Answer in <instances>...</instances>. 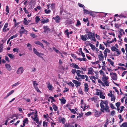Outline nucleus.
I'll return each instance as SVG.
<instances>
[{
  "instance_id": "nucleus-53",
  "label": "nucleus",
  "mask_w": 127,
  "mask_h": 127,
  "mask_svg": "<svg viewBox=\"0 0 127 127\" xmlns=\"http://www.w3.org/2000/svg\"><path fill=\"white\" fill-rule=\"evenodd\" d=\"M99 48L100 49L102 50H104V47L101 44H100L99 45Z\"/></svg>"
},
{
  "instance_id": "nucleus-38",
  "label": "nucleus",
  "mask_w": 127,
  "mask_h": 127,
  "mask_svg": "<svg viewBox=\"0 0 127 127\" xmlns=\"http://www.w3.org/2000/svg\"><path fill=\"white\" fill-rule=\"evenodd\" d=\"M81 38L82 40L83 41H86L87 39V38L83 35H82Z\"/></svg>"
},
{
  "instance_id": "nucleus-31",
  "label": "nucleus",
  "mask_w": 127,
  "mask_h": 127,
  "mask_svg": "<svg viewBox=\"0 0 127 127\" xmlns=\"http://www.w3.org/2000/svg\"><path fill=\"white\" fill-rule=\"evenodd\" d=\"M84 13L86 14H90V12L88 10L86 9L85 8L84 9Z\"/></svg>"
},
{
  "instance_id": "nucleus-24",
  "label": "nucleus",
  "mask_w": 127,
  "mask_h": 127,
  "mask_svg": "<svg viewBox=\"0 0 127 127\" xmlns=\"http://www.w3.org/2000/svg\"><path fill=\"white\" fill-rule=\"evenodd\" d=\"M24 21H23L24 24L26 25H28L29 24V22L28 21L27 19L26 18H24Z\"/></svg>"
},
{
  "instance_id": "nucleus-51",
  "label": "nucleus",
  "mask_w": 127,
  "mask_h": 127,
  "mask_svg": "<svg viewBox=\"0 0 127 127\" xmlns=\"http://www.w3.org/2000/svg\"><path fill=\"white\" fill-rule=\"evenodd\" d=\"M30 35L32 37L34 38H36L37 36L34 33H31Z\"/></svg>"
},
{
  "instance_id": "nucleus-25",
  "label": "nucleus",
  "mask_w": 127,
  "mask_h": 127,
  "mask_svg": "<svg viewBox=\"0 0 127 127\" xmlns=\"http://www.w3.org/2000/svg\"><path fill=\"white\" fill-rule=\"evenodd\" d=\"M20 32L23 33H24L26 34H27L28 32V31L25 29L23 30Z\"/></svg>"
},
{
  "instance_id": "nucleus-20",
  "label": "nucleus",
  "mask_w": 127,
  "mask_h": 127,
  "mask_svg": "<svg viewBox=\"0 0 127 127\" xmlns=\"http://www.w3.org/2000/svg\"><path fill=\"white\" fill-rule=\"evenodd\" d=\"M81 72H83L82 71H81L80 70H76V74L79 77H80L81 76V75L80 73H81Z\"/></svg>"
},
{
  "instance_id": "nucleus-64",
  "label": "nucleus",
  "mask_w": 127,
  "mask_h": 127,
  "mask_svg": "<svg viewBox=\"0 0 127 127\" xmlns=\"http://www.w3.org/2000/svg\"><path fill=\"white\" fill-rule=\"evenodd\" d=\"M127 71H124L122 73V77H123L125 75V74H126L127 73Z\"/></svg>"
},
{
  "instance_id": "nucleus-29",
  "label": "nucleus",
  "mask_w": 127,
  "mask_h": 127,
  "mask_svg": "<svg viewBox=\"0 0 127 127\" xmlns=\"http://www.w3.org/2000/svg\"><path fill=\"white\" fill-rule=\"evenodd\" d=\"M68 109L71 112L73 113L74 114H75L76 113V111L74 109H71L70 107H68Z\"/></svg>"
},
{
  "instance_id": "nucleus-39",
  "label": "nucleus",
  "mask_w": 127,
  "mask_h": 127,
  "mask_svg": "<svg viewBox=\"0 0 127 127\" xmlns=\"http://www.w3.org/2000/svg\"><path fill=\"white\" fill-rule=\"evenodd\" d=\"M53 50L57 53H59L60 52V51L56 49V48L55 47H53Z\"/></svg>"
},
{
  "instance_id": "nucleus-54",
  "label": "nucleus",
  "mask_w": 127,
  "mask_h": 127,
  "mask_svg": "<svg viewBox=\"0 0 127 127\" xmlns=\"http://www.w3.org/2000/svg\"><path fill=\"white\" fill-rule=\"evenodd\" d=\"M92 114V112H91L89 111L85 114L86 115L88 116L91 115Z\"/></svg>"
},
{
  "instance_id": "nucleus-7",
  "label": "nucleus",
  "mask_w": 127,
  "mask_h": 127,
  "mask_svg": "<svg viewBox=\"0 0 127 127\" xmlns=\"http://www.w3.org/2000/svg\"><path fill=\"white\" fill-rule=\"evenodd\" d=\"M72 82L74 84H75V85L76 87H77L78 86H80L81 84V83L75 80H73Z\"/></svg>"
},
{
  "instance_id": "nucleus-48",
  "label": "nucleus",
  "mask_w": 127,
  "mask_h": 127,
  "mask_svg": "<svg viewBox=\"0 0 127 127\" xmlns=\"http://www.w3.org/2000/svg\"><path fill=\"white\" fill-rule=\"evenodd\" d=\"M121 125L124 127H127V122H125L123 123Z\"/></svg>"
},
{
  "instance_id": "nucleus-5",
  "label": "nucleus",
  "mask_w": 127,
  "mask_h": 127,
  "mask_svg": "<svg viewBox=\"0 0 127 127\" xmlns=\"http://www.w3.org/2000/svg\"><path fill=\"white\" fill-rule=\"evenodd\" d=\"M52 18L55 20V22L57 23H59L61 20V18L58 15H57L55 17H53Z\"/></svg>"
},
{
  "instance_id": "nucleus-60",
  "label": "nucleus",
  "mask_w": 127,
  "mask_h": 127,
  "mask_svg": "<svg viewBox=\"0 0 127 127\" xmlns=\"http://www.w3.org/2000/svg\"><path fill=\"white\" fill-rule=\"evenodd\" d=\"M34 113V112H30V113L28 114V117H30L31 115H32Z\"/></svg>"
},
{
  "instance_id": "nucleus-55",
  "label": "nucleus",
  "mask_w": 127,
  "mask_h": 127,
  "mask_svg": "<svg viewBox=\"0 0 127 127\" xmlns=\"http://www.w3.org/2000/svg\"><path fill=\"white\" fill-rule=\"evenodd\" d=\"M65 119L64 118H63L61 119V121L62 123L63 124H64L65 123Z\"/></svg>"
},
{
  "instance_id": "nucleus-62",
  "label": "nucleus",
  "mask_w": 127,
  "mask_h": 127,
  "mask_svg": "<svg viewBox=\"0 0 127 127\" xmlns=\"http://www.w3.org/2000/svg\"><path fill=\"white\" fill-rule=\"evenodd\" d=\"M49 98L52 100L53 101L55 102L56 101V100L54 99V97L53 96H50L49 97Z\"/></svg>"
},
{
  "instance_id": "nucleus-33",
  "label": "nucleus",
  "mask_w": 127,
  "mask_h": 127,
  "mask_svg": "<svg viewBox=\"0 0 127 127\" xmlns=\"http://www.w3.org/2000/svg\"><path fill=\"white\" fill-rule=\"evenodd\" d=\"M28 47H30L28 48L30 50H32V45L29 43H28L27 45V46Z\"/></svg>"
},
{
  "instance_id": "nucleus-63",
  "label": "nucleus",
  "mask_w": 127,
  "mask_h": 127,
  "mask_svg": "<svg viewBox=\"0 0 127 127\" xmlns=\"http://www.w3.org/2000/svg\"><path fill=\"white\" fill-rule=\"evenodd\" d=\"M104 84L106 86H108L109 85V83L107 81L104 82Z\"/></svg>"
},
{
  "instance_id": "nucleus-57",
  "label": "nucleus",
  "mask_w": 127,
  "mask_h": 127,
  "mask_svg": "<svg viewBox=\"0 0 127 127\" xmlns=\"http://www.w3.org/2000/svg\"><path fill=\"white\" fill-rule=\"evenodd\" d=\"M110 107L113 109H116V108L113 105L112 103H110Z\"/></svg>"
},
{
  "instance_id": "nucleus-12",
  "label": "nucleus",
  "mask_w": 127,
  "mask_h": 127,
  "mask_svg": "<svg viewBox=\"0 0 127 127\" xmlns=\"http://www.w3.org/2000/svg\"><path fill=\"white\" fill-rule=\"evenodd\" d=\"M108 79V76H106L105 75H103V76L102 77L101 80L104 82L107 81Z\"/></svg>"
},
{
  "instance_id": "nucleus-47",
  "label": "nucleus",
  "mask_w": 127,
  "mask_h": 127,
  "mask_svg": "<svg viewBox=\"0 0 127 127\" xmlns=\"http://www.w3.org/2000/svg\"><path fill=\"white\" fill-rule=\"evenodd\" d=\"M19 48L18 47H16L13 49V51L14 52H18L19 50Z\"/></svg>"
},
{
  "instance_id": "nucleus-11",
  "label": "nucleus",
  "mask_w": 127,
  "mask_h": 127,
  "mask_svg": "<svg viewBox=\"0 0 127 127\" xmlns=\"http://www.w3.org/2000/svg\"><path fill=\"white\" fill-rule=\"evenodd\" d=\"M34 43L38 45L41 46L42 48L44 49V47L43 44L40 41H35L34 42Z\"/></svg>"
},
{
  "instance_id": "nucleus-9",
  "label": "nucleus",
  "mask_w": 127,
  "mask_h": 127,
  "mask_svg": "<svg viewBox=\"0 0 127 127\" xmlns=\"http://www.w3.org/2000/svg\"><path fill=\"white\" fill-rule=\"evenodd\" d=\"M113 75H112L111 77L114 80H116L117 79V76L116 73H112Z\"/></svg>"
},
{
  "instance_id": "nucleus-2",
  "label": "nucleus",
  "mask_w": 127,
  "mask_h": 127,
  "mask_svg": "<svg viewBox=\"0 0 127 127\" xmlns=\"http://www.w3.org/2000/svg\"><path fill=\"white\" fill-rule=\"evenodd\" d=\"M93 111L95 112V116L96 117H99L102 114L101 111H97V110L95 109L93 110Z\"/></svg>"
},
{
  "instance_id": "nucleus-18",
  "label": "nucleus",
  "mask_w": 127,
  "mask_h": 127,
  "mask_svg": "<svg viewBox=\"0 0 127 127\" xmlns=\"http://www.w3.org/2000/svg\"><path fill=\"white\" fill-rule=\"evenodd\" d=\"M5 66L6 68L8 70H11V68L10 64H6L5 65Z\"/></svg>"
},
{
  "instance_id": "nucleus-36",
  "label": "nucleus",
  "mask_w": 127,
  "mask_h": 127,
  "mask_svg": "<svg viewBox=\"0 0 127 127\" xmlns=\"http://www.w3.org/2000/svg\"><path fill=\"white\" fill-rule=\"evenodd\" d=\"M89 45L91 47L92 49L93 50H94L95 49V46L94 45H93L91 43H89Z\"/></svg>"
},
{
  "instance_id": "nucleus-10",
  "label": "nucleus",
  "mask_w": 127,
  "mask_h": 127,
  "mask_svg": "<svg viewBox=\"0 0 127 127\" xmlns=\"http://www.w3.org/2000/svg\"><path fill=\"white\" fill-rule=\"evenodd\" d=\"M100 106L101 108L100 109V110L103 113L104 112V105L102 104V102H101L100 104Z\"/></svg>"
},
{
  "instance_id": "nucleus-34",
  "label": "nucleus",
  "mask_w": 127,
  "mask_h": 127,
  "mask_svg": "<svg viewBox=\"0 0 127 127\" xmlns=\"http://www.w3.org/2000/svg\"><path fill=\"white\" fill-rule=\"evenodd\" d=\"M99 95H100V96H99L100 97V98L103 99L105 98V96L104 95H102V92H100V94H99Z\"/></svg>"
},
{
  "instance_id": "nucleus-19",
  "label": "nucleus",
  "mask_w": 127,
  "mask_h": 127,
  "mask_svg": "<svg viewBox=\"0 0 127 127\" xmlns=\"http://www.w3.org/2000/svg\"><path fill=\"white\" fill-rule=\"evenodd\" d=\"M64 98V97H63L62 98H60L59 99L60 100L61 103L64 104L65 103L66 100Z\"/></svg>"
},
{
  "instance_id": "nucleus-41",
  "label": "nucleus",
  "mask_w": 127,
  "mask_h": 127,
  "mask_svg": "<svg viewBox=\"0 0 127 127\" xmlns=\"http://www.w3.org/2000/svg\"><path fill=\"white\" fill-rule=\"evenodd\" d=\"M98 58L99 59V61H102L104 60V56H100L98 57Z\"/></svg>"
},
{
  "instance_id": "nucleus-50",
  "label": "nucleus",
  "mask_w": 127,
  "mask_h": 127,
  "mask_svg": "<svg viewBox=\"0 0 127 127\" xmlns=\"http://www.w3.org/2000/svg\"><path fill=\"white\" fill-rule=\"evenodd\" d=\"M120 105V102H118L116 103V105L117 108H119Z\"/></svg>"
},
{
  "instance_id": "nucleus-52",
  "label": "nucleus",
  "mask_w": 127,
  "mask_h": 127,
  "mask_svg": "<svg viewBox=\"0 0 127 127\" xmlns=\"http://www.w3.org/2000/svg\"><path fill=\"white\" fill-rule=\"evenodd\" d=\"M81 24V23L80 22L79 20H77V23L76 25V26H78L79 25Z\"/></svg>"
},
{
  "instance_id": "nucleus-26",
  "label": "nucleus",
  "mask_w": 127,
  "mask_h": 127,
  "mask_svg": "<svg viewBox=\"0 0 127 127\" xmlns=\"http://www.w3.org/2000/svg\"><path fill=\"white\" fill-rule=\"evenodd\" d=\"M72 64H73V66H72V67L75 68H77L78 69H80V67L78 66V65L76 64H74V63H72Z\"/></svg>"
},
{
  "instance_id": "nucleus-8",
  "label": "nucleus",
  "mask_w": 127,
  "mask_h": 127,
  "mask_svg": "<svg viewBox=\"0 0 127 127\" xmlns=\"http://www.w3.org/2000/svg\"><path fill=\"white\" fill-rule=\"evenodd\" d=\"M88 71L87 74H91L93 75L94 74L93 72L94 71V70L92 68L90 67L88 68Z\"/></svg>"
},
{
  "instance_id": "nucleus-40",
  "label": "nucleus",
  "mask_w": 127,
  "mask_h": 127,
  "mask_svg": "<svg viewBox=\"0 0 127 127\" xmlns=\"http://www.w3.org/2000/svg\"><path fill=\"white\" fill-rule=\"evenodd\" d=\"M55 3H52L51 4V6L50 7L52 9H55Z\"/></svg>"
},
{
  "instance_id": "nucleus-17",
  "label": "nucleus",
  "mask_w": 127,
  "mask_h": 127,
  "mask_svg": "<svg viewBox=\"0 0 127 127\" xmlns=\"http://www.w3.org/2000/svg\"><path fill=\"white\" fill-rule=\"evenodd\" d=\"M52 105L54 110L55 111H57L58 109V107L54 103H52Z\"/></svg>"
},
{
  "instance_id": "nucleus-45",
  "label": "nucleus",
  "mask_w": 127,
  "mask_h": 127,
  "mask_svg": "<svg viewBox=\"0 0 127 127\" xmlns=\"http://www.w3.org/2000/svg\"><path fill=\"white\" fill-rule=\"evenodd\" d=\"M89 77L90 78V79L92 80H93V79H94V80H95L96 79H97V78H96V77H95L94 76H90Z\"/></svg>"
},
{
  "instance_id": "nucleus-14",
  "label": "nucleus",
  "mask_w": 127,
  "mask_h": 127,
  "mask_svg": "<svg viewBox=\"0 0 127 127\" xmlns=\"http://www.w3.org/2000/svg\"><path fill=\"white\" fill-rule=\"evenodd\" d=\"M84 90L85 92H88L89 90L88 88L89 86L87 83H85L84 84Z\"/></svg>"
},
{
  "instance_id": "nucleus-49",
  "label": "nucleus",
  "mask_w": 127,
  "mask_h": 127,
  "mask_svg": "<svg viewBox=\"0 0 127 127\" xmlns=\"http://www.w3.org/2000/svg\"><path fill=\"white\" fill-rule=\"evenodd\" d=\"M65 127H71L72 125H71L69 123H66L65 125Z\"/></svg>"
},
{
  "instance_id": "nucleus-3",
  "label": "nucleus",
  "mask_w": 127,
  "mask_h": 127,
  "mask_svg": "<svg viewBox=\"0 0 127 127\" xmlns=\"http://www.w3.org/2000/svg\"><path fill=\"white\" fill-rule=\"evenodd\" d=\"M43 28L44 29V32H49L50 33L53 32V30L51 31L49 29L47 26H44L43 27Z\"/></svg>"
},
{
  "instance_id": "nucleus-22",
  "label": "nucleus",
  "mask_w": 127,
  "mask_h": 127,
  "mask_svg": "<svg viewBox=\"0 0 127 127\" xmlns=\"http://www.w3.org/2000/svg\"><path fill=\"white\" fill-rule=\"evenodd\" d=\"M49 21V20L48 19L45 20L44 19H42L41 21V23L43 24L45 23H47Z\"/></svg>"
},
{
  "instance_id": "nucleus-23",
  "label": "nucleus",
  "mask_w": 127,
  "mask_h": 127,
  "mask_svg": "<svg viewBox=\"0 0 127 127\" xmlns=\"http://www.w3.org/2000/svg\"><path fill=\"white\" fill-rule=\"evenodd\" d=\"M97 79L98 80V82L99 83L101 84L102 86H105L104 84L101 81L100 79H99L98 78H97Z\"/></svg>"
},
{
  "instance_id": "nucleus-13",
  "label": "nucleus",
  "mask_w": 127,
  "mask_h": 127,
  "mask_svg": "<svg viewBox=\"0 0 127 127\" xmlns=\"http://www.w3.org/2000/svg\"><path fill=\"white\" fill-rule=\"evenodd\" d=\"M47 87L49 90H52L53 89V86L50 83L48 82L47 84Z\"/></svg>"
},
{
  "instance_id": "nucleus-21",
  "label": "nucleus",
  "mask_w": 127,
  "mask_h": 127,
  "mask_svg": "<svg viewBox=\"0 0 127 127\" xmlns=\"http://www.w3.org/2000/svg\"><path fill=\"white\" fill-rule=\"evenodd\" d=\"M77 59L78 60L80 61H86L87 59L85 58H79Z\"/></svg>"
},
{
  "instance_id": "nucleus-30",
  "label": "nucleus",
  "mask_w": 127,
  "mask_h": 127,
  "mask_svg": "<svg viewBox=\"0 0 127 127\" xmlns=\"http://www.w3.org/2000/svg\"><path fill=\"white\" fill-rule=\"evenodd\" d=\"M5 11L7 12L6 13V15H7L9 13V7L7 5L6 6Z\"/></svg>"
},
{
  "instance_id": "nucleus-43",
  "label": "nucleus",
  "mask_w": 127,
  "mask_h": 127,
  "mask_svg": "<svg viewBox=\"0 0 127 127\" xmlns=\"http://www.w3.org/2000/svg\"><path fill=\"white\" fill-rule=\"evenodd\" d=\"M8 56L11 59H13L14 58L13 55L12 54L8 53L7 54Z\"/></svg>"
},
{
  "instance_id": "nucleus-46",
  "label": "nucleus",
  "mask_w": 127,
  "mask_h": 127,
  "mask_svg": "<svg viewBox=\"0 0 127 127\" xmlns=\"http://www.w3.org/2000/svg\"><path fill=\"white\" fill-rule=\"evenodd\" d=\"M45 13L46 14H49L51 12V10H47V9H45L44 10Z\"/></svg>"
},
{
  "instance_id": "nucleus-4",
  "label": "nucleus",
  "mask_w": 127,
  "mask_h": 127,
  "mask_svg": "<svg viewBox=\"0 0 127 127\" xmlns=\"http://www.w3.org/2000/svg\"><path fill=\"white\" fill-rule=\"evenodd\" d=\"M24 70L22 66L19 67L16 73L18 74H21L23 72Z\"/></svg>"
},
{
  "instance_id": "nucleus-56",
  "label": "nucleus",
  "mask_w": 127,
  "mask_h": 127,
  "mask_svg": "<svg viewBox=\"0 0 127 127\" xmlns=\"http://www.w3.org/2000/svg\"><path fill=\"white\" fill-rule=\"evenodd\" d=\"M119 17L120 18H127V17L126 16L124 15L123 14H121L119 16Z\"/></svg>"
},
{
  "instance_id": "nucleus-16",
  "label": "nucleus",
  "mask_w": 127,
  "mask_h": 127,
  "mask_svg": "<svg viewBox=\"0 0 127 127\" xmlns=\"http://www.w3.org/2000/svg\"><path fill=\"white\" fill-rule=\"evenodd\" d=\"M108 104H105V107L104 108V109L105 111L106 112H109L110 111L109 110V106L108 105Z\"/></svg>"
},
{
  "instance_id": "nucleus-32",
  "label": "nucleus",
  "mask_w": 127,
  "mask_h": 127,
  "mask_svg": "<svg viewBox=\"0 0 127 127\" xmlns=\"http://www.w3.org/2000/svg\"><path fill=\"white\" fill-rule=\"evenodd\" d=\"M18 33H16L15 34V35H13V36H11L10 37V38L11 39H12L14 38L17 37L18 36Z\"/></svg>"
},
{
  "instance_id": "nucleus-28",
  "label": "nucleus",
  "mask_w": 127,
  "mask_h": 127,
  "mask_svg": "<svg viewBox=\"0 0 127 127\" xmlns=\"http://www.w3.org/2000/svg\"><path fill=\"white\" fill-rule=\"evenodd\" d=\"M35 22L36 23H38L39 21L40 20V19L38 16H36L35 18Z\"/></svg>"
},
{
  "instance_id": "nucleus-35",
  "label": "nucleus",
  "mask_w": 127,
  "mask_h": 127,
  "mask_svg": "<svg viewBox=\"0 0 127 127\" xmlns=\"http://www.w3.org/2000/svg\"><path fill=\"white\" fill-rule=\"evenodd\" d=\"M36 81H33V84L34 88H35L36 87H37V86L38 85V84L37 83H36Z\"/></svg>"
},
{
  "instance_id": "nucleus-27",
  "label": "nucleus",
  "mask_w": 127,
  "mask_h": 127,
  "mask_svg": "<svg viewBox=\"0 0 127 127\" xmlns=\"http://www.w3.org/2000/svg\"><path fill=\"white\" fill-rule=\"evenodd\" d=\"M112 95L111 96V101H114V102L116 99L115 96L114 95Z\"/></svg>"
},
{
  "instance_id": "nucleus-37",
  "label": "nucleus",
  "mask_w": 127,
  "mask_h": 127,
  "mask_svg": "<svg viewBox=\"0 0 127 127\" xmlns=\"http://www.w3.org/2000/svg\"><path fill=\"white\" fill-rule=\"evenodd\" d=\"M21 83L20 81H18L16 83H15L12 85V86L13 87H15L16 86H17Z\"/></svg>"
},
{
  "instance_id": "nucleus-58",
  "label": "nucleus",
  "mask_w": 127,
  "mask_h": 127,
  "mask_svg": "<svg viewBox=\"0 0 127 127\" xmlns=\"http://www.w3.org/2000/svg\"><path fill=\"white\" fill-rule=\"evenodd\" d=\"M33 120L35 121L36 123H38L39 120L37 118H36L35 119H34V118H33Z\"/></svg>"
},
{
  "instance_id": "nucleus-44",
  "label": "nucleus",
  "mask_w": 127,
  "mask_h": 127,
  "mask_svg": "<svg viewBox=\"0 0 127 127\" xmlns=\"http://www.w3.org/2000/svg\"><path fill=\"white\" fill-rule=\"evenodd\" d=\"M117 49V48H116L115 47L113 46H112L111 47V49L113 51H116Z\"/></svg>"
},
{
  "instance_id": "nucleus-42",
  "label": "nucleus",
  "mask_w": 127,
  "mask_h": 127,
  "mask_svg": "<svg viewBox=\"0 0 127 127\" xmlns=\"http://www.w3.org/2000/svg\"><path fill=\"white\" fill-rule=\"evenodd\" d=\"M78 4L79 6L81 7H82L83 9L85 8V6L79 3H78Z\"/></svg>"
},
{
  "instance_id": "nucleus-61",
  "label": "nucleus",
  "mask_w": 127,
  "mask_h": 127,
  "mask_svg": "<svg viewBox=\"0 0 127 127\" xmlns=\"http://www.w3.org/2000/svg\"><path fill=\"white\" fill-rule=\"evenodd\" d=\"M23 10H24L25 13L26 14H28L29 13V12L26 9L25 7L23 8Z\"/></svg>"
},
{
  "instance_id": "nucleus-15",
  "label": "nucleus",
  "mask_w": 127,
  "mask_h": 127,
  "mask_svg": "<svg viewBox=\"0 0 127 127\" xmlns=\"http://www.w3.org/2000/svg\"><path fill=\"white\" fill-rule=\"evenodd\" d=\"M14 92V91L13 90H11L10 91L9 93H8L4 97V99H6L8 96L11 95V94H13Z\"/></svg>"
},
{
  "instance_id": "nucleus-1",
  "label": "nucleus",
  "mask_w": 127,
  "mask_h": 127,
  "mask_svg": "<svg viewBox=\"0 0 127 127\" xmlns=\"http://www.w3.org/2000/svg\"><path fill=\"white\" fill-rule=\"evenodd\" d=\"M86 33H88V39H91V40H93L95 42L96 41V39L95 38V35L94 33L89 31L87 32Z\"/></svg>"
},
{
  "instance_id": "nucleus-59",
  "label": "nucleus",
  "mask_w": 127,
  "mask_h": 127,
  "mask_svg": "<svg viewBox=\"0 0 127 127\" xmlns=\"http://www.w3.org/2000/svg\"><path fill=\"white\" fill-rule=\"evenodd\" d=\"M92 64H98L99 63V61H97L95 62H91Z\"/></svg>"
},
{
  "instance_id": "nucleus-6",
  "label": "nucleus",
  "mask_w": 127,
  "mask_h": 127,
  "mask_svg": "<svg viewBox=\"0 0 127 127\" xmlns=\"http://www.w3.org/2000/svg\"><path fill=\"white\" fill-rule=\"evenodd\" d=\"M33 50L34 53L36 55L39 56V54L42 55H44V54L43 53H39L38 52L37 50L34 48H33Z\"/></svg>"
}]
</instances>
